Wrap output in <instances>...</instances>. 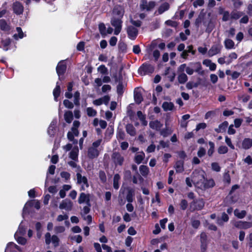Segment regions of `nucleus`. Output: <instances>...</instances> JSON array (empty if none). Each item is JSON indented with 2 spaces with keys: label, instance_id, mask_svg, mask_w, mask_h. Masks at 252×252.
Listing matches in <instances>:
<instances>
[{
  "label": "nucleus",
  "instance_id": "13",
  "mask_svg": "<svg viewBox=\"0 0 252 252\" xmlns=\"http://www.w3.org/2000/svg\"><path fill=\"white\" fill-rule=\"evenodd\" d=\"M112 158L116 165H122L124 161V157L119 152H114L112 155Z\"/></svg>",
  "mask_w": 252,
  "mask_h": 252
},
{
  "label": "nucleus",
  "instance_id": "52",
  "mask_svg": "<svg viewBox=\"0 0 252 252\" xmlns=\"http://www.w3.org/2000/svg\"><path fill=\"white\" fill-rule=\"evenodd\" d=\"M87 113L89 117H94L96 114V111L92 107H88L87 108Z\"/></svg>",
  "mask_w": 252,
  "mask_h": 252
},
{
  "label": "nucleus",
  "instance_id": "46",
  "mask_svg": "<svg viewBox=\"0 0 252 252\" xmlns=\"http://www.w3.org/2000/svg\"><path fill=\"white\" fill-rule=\"evenodd\" d=\"M200 84L199 82H193L192 81H189L186 84V87L188 90H191L193 88L197 87Z\"/></svg>",
  "mask_w": 252,
  "mask_h": 252
},
{
  "label": "nucleus",
  "instance_id": "48",
  "mask_svg": "<svg viewBox=\"0 0 252 252\" xmlns=\"http://www.w3.org/2000/svg\"><path fill=\"white\" fill-rule=\"evenodd\" d=\"M98 30L102 36L106 35V27L104 23H101L98 25Z\"/></svg>",
  "mask_w": 252,
  "mask_h": 252
},
{
  "label": "nucleus",
  "instance_id": "54",
  "mask_svg": "<svg viewBox=\"0 0 252 252\" xmlns=\"http://www.w3.org/2000/svg\"><path fill=\"white\" fill-rule=\"evenodd\" d=\"M223 182L224 183L229 184L231 182V178L228 172L224 174L223 176Z\"/></svg>",
  "mask_w": 252,
  "mask_h": 252
},
{
  "label": "nucleus",
  "instance_id": "10",
  "mask_svg": "<svg viewBox=\"0 0 252 252\" xmlns=\"http://www.w3.org/2000/svg\"><path fill=\"white\" fill-rule=\"evenodd\" d=\"M66 68L67 66L64 61H61L58 63L56 66V72L59 77L65 73Z\"/></svg>",
  "mask_w": 252,
  "mask_h": 252
},
{
  "label": "nucleus",
  "instance_id": "33",
  "mask_svg": "<svg viewBox=\"0 0 252 252\" xmlns=\"http://www.w3.org/2000/svg\"><path fill=\"white\" fill-rule=\"evenodd\" d=\"M224 46L227 49H231L234 48V42L230 39H226L224 41Z\"/></svg>",
  "mask_w": 252,
  "mask_h": 252
},
{
  "label": "nucleus",
  "instance_id": "22",
  "mask_svg": "<svg viewBox=\"0 0 252 252\" xmlns=\"http://www.w3.org/2000/svg\"><path fill=\"white\" fill-rule=\"evenodd\" d=\"M228 126V122L224 121L219 126V127L215 128V131L217 133L224 132L225 131Z\"/></svg>",
  "mask_w": 252,
  "mask_h": 252
},
{
  "label": "nucleus",
  "instance_id": "40",
  "mask_svg": "<svg viewBox=\"0 0 252 252\" xmlns=\"http://www.w3.org/2000/svg\"><path fill=\"white\" fill-rule=\"evenodd\" d=\"M229 220V217L228 215H227L225 212L222 213L221 219H218L217 223L219 225H222L223 223L222 222H227Z\"/></svg>",
  "mask_w": 252,
  "mask_h": 252
},
{
  "label": "nucleus",
  "instance_id": "43",
  "mask_svg": "<svg viewBox=\"0 0 252 252\" xmlns=\"http://www.w3.org/2000/svg\"><path fill=\"white\" fill-rule=\"evenodd\" d=\"M117 93L119 96H121L124 93V87L123 82H119L117 86Z\"/></svg>",
  "mask_w": 252,
  "mask_h": 252
},
{
  "label": "nucleus",
  "instance_id": "50",
  "mask_svg": "<svg viewBox=\"0 0 252 252\" xmlns=\"http://www.w3.org/2000/svg\"><path fill=\"white\" fill-rule=\"evenodd\" d=\"M78 149L76 151L74 150H72L69 153V158L72 160H76L78 158Z\"/></svg>",
  "mask_w": 252,
  "mask_h": 252
},
{
  "label": "nucleus",
  "instance_id": "59",
  "mask_svg": "<svg viewBox=\"0 0 252 252\" xmlns=\"http://www.w3.org/2000/svg\"><path fill=\"white\" fill-rule=\"evenodd\" d=\"M1 43L4 48H6L5 50H8V47L10 45L11 43V40L9 38H6L4 40L1 41Z\"/></svg>",
  "mask_w": 252,
  "mask_h": 252
},
{
  "label": "nucleus",
  "instance_id": "20",
  "mask_svg": "<svg viewBox=\"0 0 252 252\" xmlns=\"http://www.w3.org/2000/svg\"><path fill=\"white\" fill-rule=\"evenodd\" d=\"M56 122L52 121L48 128V133L51 137H54L56 134Z\"/></svg>",
  "mask_w": 252,
  "mask_h": 252
},
{
  "label": "nucleus",
  "instance_id": "18",
  "mask_svg": "<svg viewBox=\"0 0 252 252\" xmlns=\"http://www.w3.org/2000/svg\"><path fill=\"white\" fill-rule=\"evenodd\" d=\"M76 176L77 179V183L78 184L83 183V184L87 188H88L89 187L88 179L86 176H82L80 173H77L76 174Z\"/></svg>",
  "mask_w": 252,
  "mask_h": 252
},
{
  "label": "nucleus",
  "instance_id": "64",
  "mask_svg": "<svg viewBox=\"0 0 252 252\" xmlns=\"http://www.w3.org/2000/svg\"><path fill=\"white\" fill-rule=\"evenodd\" d=\"M207 127V125L205 123H201L196 125L195 130L198 131L201 129H205Z\"/></svg>",
  "mask_w": 252,
  "mask_h": 252
},
{
  "label": "nucleus",
  "instance_id": "63",
  "mask_svg": "<svg viewBox=\"0 0 252 252\" xmlns=\"http://www.w3.org/2000/svg\"><path fill=\"white\" fill-rule=\"evenodd\" d=\"M61 176L62 178L65 179L66 180H68L70 178V173L66 171H62L61 173Z\"/></svg>",
  "mask_w": 252,
  "mask_h": 252
},
{
  "label": "nucleus",
  "instance_id": "32",
  "mask_svg": "<svg viewBox=\"0 0 252 252\" xmlns=\"http://www.w3.org/2000/svg\"><path fill=\"white\" fill-rule=\"evenodd\" d=\"M121 179L120 175L118 173L115 174L113 178V187L115 189H118L119 187V181Z\"/></svg>",
  "mask_w": 252,
  "mask_h": 252
},
{
  "label": "nucleus",
  "instance_id": "28",
  "mask_svg": "<svg viewBox=\"0 0 252 252\" xmlns=\"http://www.w3.org/2000/svg\"><path fill=\"white\" fill-rule=\"evenodd\" d=\"M53 94L55 100L57 101V99L60 96L61 94V87L58 82L57 83L56 86L53 90Z\"/></svg>",
  "mask_w": 252,
  "mask_h": 252
},
{
  "label": "nucleus",
  "instance_id": "17",
  "mask_svg": "<svg viewBox=\"0 0 252 252\" xmlns=\"http://www.w3.org/2000/svg\"><path fill=\"white\" fill-rule=\"evenodd\" d=\"M78 202L79 204H82L85 202L90 206V195L89 194H86L84 192H81L80 194L79 197L78 199Z\"/></svg>",
  "mask_w": 252,
  "mask_h": 252
},
{
  "label": "nucleus",
  "instance_id": "8",
  "mask_svg": "<svg viewBox=\"0 0 252 252\" xmlns=\"http://www.w3.org/2000/svg\"><path fill=\"white\" fill-rule=\"evenodd\" d=\"M221 48L222 46L220 43L213 45L208 51V56L211 57L220 53Z\"/></svg>",
  "mask_w": 252,
  "mask_h": 252
},
{
  "label": "nucleus",
  "instance_id": "9",
  "mask_svg": "<svg viewBox=\"0 0 252 252\" xmlns=\"http://www.w3.org/2000/svg\"><path fill=\"white\" fill-rule=\"evenodd\" d=\"M156 6V2L154 1H150L147 4L146 0H142L140 6L141 10H146L147 11H151Z\"/></svg>",
  "mask_w": 252,
  "mask_h": 252
},
{
  "label": "nucleus",
  "instance_id": "47",
  "mask_svg": "<svg viewBox=\"0 0 252 252\" xmlns=\"http://www.w3.org/2000/svg\"><path fill=\"white\" fill-rule=\"evenodd\" d=\"M208 144L210 146V148L208 150L207 154L209 157H211L213 155V153H214L215 144L214 143V142L212 141H209Z\"/></svg>",
  "mask_w": 252,
  "mask_h": 252
},
{
  "label": "nucleus",
  "instance_id": "34",
  "mask_svg": "<svg viewBox=\"0 0 252 252\" xmlns=\"http://www.w3.org/2000/svg\"><path fill=\"white\" fill-rule=\"evenodd\" d=\"M234 215L238 219H243L247 215V212L245 210H242L239 212L238 209H236L234 211Z\"/></svg>",
  "mask_w": 252,
  "mask_h": 252
},
{
  "label": "nucleus",
  "instance_id": "57",
  "mask_svg": "<svg viewBox=\"0 0 252 252\" xmlns=\"http://www.w3.org/2000/svg\"><path fill=\"white\" fill-rule=\"evenodd\" d=\"M204 15L199 14L198 17L196 19L195 21V25L197 28H198L200 26V24L204 19Z\"/></svg>",
  "mask_w": 252,
  "mask_h": 252
},
{
  "label": "nucleus",
  "instance_id": "1",
  "mask_svg": "<svg viewBox=\"0 0 252 252\" xmlns=\"http://www.w3.org/2000/svg\"><path fill=\"white\" fill-rule=\"evenodd\" d=\"M155 68L153 65L148 63H143L138 68V73L141 75L150 74L154 72Z\"/></svg>",
  "mask_w": 252,
  "mask_h": 252
},
{
  "label": "nucleus",
  "instance_id": "25",
  "mask_svg": "<svg viewBox=\"0 0 252 252\" xmlns=\"http://www.w3.org/2000/svg\"><path fill=\"white\" fill-rule=\"evenodd\" d=\"M123 69V66H121L119 71V74L117 75V73H115L113 75V78L114 79L115 82L116 83L121 82L123 81V76L122 74V72Z\"/></svg>",
  "mask_w": 252,
  "mask_h": 252
},
{
  "label": "nucleus",
  "instance_id": "36",
  "mask_svg": "<svg viewBox=\"0 0 252 252\" xmlns=\"http://www.w3.org/2000/svg\"><path fill=\"white\" fill-rule=\"evenodd\" d=\"M173 132V130L171 128L169 127H165L161 129L160 131V134L161 135L163 136L164 137H167L168 135H171Z\"/></svg>",
  "mask_w": 252,
  "mask_h": 252
},
{
  "label": "nucleus",
  "instance_id": "49",
  "mask_svg": "<svg viewBox=\"0 0 252 252\" xmlns=\"http://www.w3.org/2000/svg\"><path fill=\"white\" fill-rule=\"evenodd\" d=\"M179 205L180 209L183 211H185L188 207V202L187 200L183 199L181 200Z\"/></svg>",
  "mask_w": 252,
  "mask_h": 252
},
{
  "label": "nucleus",
  "instance_id": "31",
  "mask_svg": "<svg viewBox=\"0 0 252 252\" xmlns=\"http://www.w3.org/2000/svg\"><path fill=\"white\" fill-rule=\"evenodd\" d=\"M243 14L244 13L243 12L233 10L231 12L230 18L232 20H236L239 19Z\"/></svg>",
  "mask_w": 252,
  "mask_h": 252
},
{
  "label": "nucleus",
  "instance_id": "37",
  "mask_svg": "<svg viewBox=\"0 0 252 252\" xmlns=\"http://www.w3.org/2000/svg\"><path fill=\"white\" fill-rule=\"evenodd\" d=\"M188 79L187 75L184 72L179 74L178 76V80L180 84H185Z\"/></svg>",
  "mask_w": 252,
  "mask_h": 252
},
{
  "label": "nucleus",
  "instance_id": "27",
  "mask_svg": "<svg viewBox=\"0 0 252 252\" xmlns=\"http://www.w3.org/2000/svg\"><path fill=\"white\" fill-rule=\"evenodd\" d=\"M134 99L135 103L137 104H140L143 100L141 93L139 92H134Z\"/></svg>",
  "mask_w": 252,
  "mask_h": 252
},
{
  "label": "nucleus",
  "instance_id": "7",
  "mask_svg": "<svg viewBox=\"0 0 252 252\" xmlns=\"http://www.w3.org/2000/svg\"><path fill=\"white\" fill-rule=\"evenodd\" d=\"M128 37L132 40H135L138 34V30L132 26H129L126 28Z\"/></svg>",
  "mask_w": 252,
  "mask_h": 252
},
{
  "label": "nucleus",
  "instance_id": "6",
  "mask_svg": "<svg viewBox=\"0 0 252 252\" xmlns=\"http://www.w3.org/2000/svg\"><path fill=\"white\" fill-rule=\"evenodd\" d=\"M200 177V180H202V179L204 180V182L202 183L201 185V187H202L204 189H205L213 188L215 186V181L213 179H206L204 174L201 175Z\"/></svg>",
  "mask_w": 252,
  "mask_h": 252
},
{
  "label": "nucleus",
  "instance_id": "56",
  "mask_svg": "<svg viewBox=\"0 0 252 252\" xmlns=\"http://www.w3.org/2000/svg\"><path fill=\"white\" fill-rule=\"evenodd\" d=\"M63 104L66 108L68 109H72L74 107L73 103L67 99L63 101Z\"/></svg>",
  "mask_w": 252,
  "mask_h": 252
},
{
  "label": "nucleus",
  "instance_id": "61",
  "mask_svg": "<svg viewBox=\"0 0 252 252\" xmlns=\"http://www.w3.org/2000/svg\"><path fill=\"white\" fill-rule=\"evenodd\" d=\"M17 243L20 245H24L27 243V239L22 236H19L16 239Z\"/></svg>",
  "mask_w": 252,
  "mask_h": 252
},
{
  "label": "nucleus",
  "instance_id": "19",
  "mask_svg": "<svg viewBox=\"0 0 252 252\" xmlns=\"http://www.w3.org/2000/svg\"><path fill=\"white\" fill-rule=\"evenodd\" d=\"M184 161L179 160H177L174 165V168L177 173H182L184 170Z\"/></svg>",
  "mask_w": 252,
  "mask_h": 252
},
{
  "label": "nucleus",
  "instance_id": "38",
  "mask_svg": "<svg viewBox=\"0 0 252 252\" xmlns=\"http://www.w3.org/2000/svg\"><path fill=\"white\" fill-rule=\"evenodd\" d=\"M145 158V154L141 152L140 154L136 155L134 158V161L138 164H140Z\"/></svg>",
  "mask_w": 252,
  "mask_h": 252
},
{
  "label": "nucleus",
  "instance_id": "23",
  "mask_svg": "<svg viewBox=\"0 0 252 252\" xmlns=\"http://www.w3.org/2000/svg\"><path fill=\"white\" fill-rule=\"evenodd\" d=\"M242 147L245 150H248L252 147V139L249 138H245L242 143Z\"/></svg>",
  "mask_w": 252,
  "mask_h": 252
},
{
  "label": "nucleus",
  "instance_id": "15",
  "mask_svg": "<svg viewBox=\"0 0 252 252\" xmlns=\"http://www.w3.org/2000/svg\"><path fill=\"white\" fill-rule=\"evenodd\" d=\"M73 206L72 202L70 200H63L60 204L59 208L61 209H65L67 211H70Z\"/></svg>",
  "mask_w": 252,
  "mask_h": 252
},
{
  "label": "nucleus",
  "instance_id": "3",
  "mask_svg": "<svg viewBox=\"0 0 252 252\" xmlns=\"http://www.w3.org/2000/svg\"><path fill=\"white\" fill-rule=\"evenodd\" d=\"M205 205V201L202 198L194 199L190 203V208L191 212L195 210L200 211L203 209Z\"/></svg>",
  "mask_w": 252,
  "mask_h": 252
},
{
  "label": "nucleus",
  "instance_id": "29",
  "mask_svg": "<svg viewBox=\"0 0 252 252\" xmlns=\"http://www.w3.org/2000/svg\"><path fill=\"white\" fill-rule=\"evenodd\" d=\"M170 8L169 4L167 2H165L163 3H162L160 6L158 7V12L159 14H161L165 11L168 10Z\"/></svg>",
  "mask_w": 252,
  "mask_h": 252
},
{
  "label": "nucleus",
  "instance_id": "30",
  "mask_svg": "<svg viewBox=\"0 0 252 252\" xmlns=\"http://www.w3.org/2000/svg\"><path fill=\"white\" fill-rule=\"evenodd\" d=\"M64 118L65 122L67 123H68V124L71 123L73 119V116L72 112L70 111H67L65 112L64 114Z\"/></svg>",
  "mask_w": 252,
  "mask_h": 252
},
{
  "label": "nucleus",
  "instance_id": "11",
  "mask_svg": "<svg viewBox=\"0 0 252 252\" xmlns=\"http://www.w3.org/2000/svg\"><path fill=\"white\" fill-rule=\"evenodd\" d=\"M24 6L19 1H16L13 2L12 4V9L13 12L16 15H19L22 14L24 11Z\"/></svg>",
  "mask_w": 252,
  "mask_h": 252
},
{
  "label": "nucleus",
  "instance_id": "44",
  "mask_svg": "<svg viewBox=\"0 0 252 252\" xmlns=\"http://www.w3.org/2000/svg\"><path fill=\"white\" fill-rule=\"evenodd\" d=\"M125 133L122 129H119L117 132V138L118 140H123L125 138Z\"/></svg>",
  "mask_w": 252,
  "mask_h": 252
},
{
  "label": "nucleus",
  "instance_id": "14",
  "mask_svg": "<svg viewBox=\"0 0 252 252\" xmlns=\"http://www.w3.org/2000/svg\"><path fill=\"white\" fill-rule=\"evenodd\" d=\"M99 155V151L97 149L94 148V147H89L88 150V157L90 159H94L98 157Z\"/></svg>",
  "mask_w": 252,
  "mask_h": 252
},
{
  "label": "nucleus",
  "instance_id": "39",
  "mask_svg": "<svg viewBox=\"0 0 252 252\" xmlns=\"http://www.w3.org/2000/svg\"><path fill=\"white\" fill-rule=\"evenodd\" d=\"M139 171L143 176H146L149 173V169L147 166L141 165L139 167Z\"/></svg>",
  "mask_w": 252,
  "mask_h": 252
},
{
  "label": "nucleus",
  "instance_id": "51",
  "mask_svg": "<svg viewBox=\"0 0 252 252\" xmlns=\"http://www.w3.org/2000/svg\"><path fill=\"white\" fill-rule=\"evenodd\" d=\"M0 28L2 31L8 30V26L5 20L2 19L0 22Z\"/></svg>",
  "mask_w": 252,
  "mask_h": 252
},
{
  "label": "nucleus",
  "instance_id": "55",
  "mask_svg": "<svg viewBox=\"0 0 252 252\" xmlns=\"http://www.w3.org/2000/svg\"><path fill=\"white\" fill-rule=\"evenodd\" d=\"M212 169L216 172H220L221 169L219 164L218 162H214L211 163Z\"/></svg>",
  "mask_w": 252,
  "mask_h": 252
},
{
  "label": "nucleus",
  "instance_id": "60",
  "mask_svg": "<svg viewBox=\"0 0 252 252\" xmlns=\"http://www.w3.org/2000/svg\"><path fill=\"white\" fill-rule=\"evenodd\" d=\"M200 243H208L207 235L204 232L200 234Z\"/></svg>",
  "mask_w": 252,
  "mask_h": 252
},
{
  "label": "nucleus",
  "instance_id": "35",
  "mask_svg": "<svg viewBox=\"0 0 252 252\" xmlns=\"http://www.w3.org/2000/svg\"><path fill=\"white\" fill-rule=\"evenodd\" d=\"M134 195V191L133 189H130L128 190L126 196V199L127 201L129 203H131L133 200V196Z\"/></svg>",
  "mask_w": 252,
  "mask_h": 252
},
{
  "label": "nucleus",
  "instance_id": "58",
  "mask_svg": "<svg viewBox=\"0 0 252 252\" xmlns=\"http://www.w3.org/2000/svg\"><path fill=\"white\" fill-rule=\"evenodd\" d=\"M119 49L123 53H126L127 51V45L124 42L119 44Z\"/></svg>",
  "mask_w": 252,
  "mask_h": 252
},
{
  "label": "nucleus",
  "instance_id": "24",
  "mask_svg": "<svg viewBox=\"0 0 252 252\" xmlns=\"http://www.w3.org/2000/svg\"><path fill=\"white\" fill-rule=\"evenodd\" d=\"M162 125L158 120L151 121L149 123L150 127L152 129H155L157 130H159Z\"/></svg>",
  "mask_w": 252,
  "mask_h": 252
},
{
  "label": "nucleus",
  "instance_id": "53",
  "mask_svg": "<svg viewBox=\"0 0 252 252\" xmlns=\"http://www.w3.org/2000/svg\"><path fill=\"white\" fill-rule=\"evenodd\" d=\"M228 149L226 146H220L218 149V152L219 154H224L228 152Z\"/></svg>",
  "mask_w": 252,
  "mask_h": 252
},
{
  "label": "nucleus",
  "instance_id": "2",
  "mask_svg": "<svg viewBox=\"0 0 252 252\" xmlns=\"http://www.w3.org/2000/svg\"><path fill=\"white\" fill-rule=\"evenodd\" d=\"M111 25L114 27V34L118 35L121 32L123 21L122 18L112 17L110 20Z\"/></svg>",
  "mask_w": 252,
  "mask_h": 252
},
{
  "label": "nucleus",
  "instance_id": "16",
  "mask_svg": "<svg viewBox=\"0 0 252 252\" xmlns=\"http://www.w3.org/2000/svg\"><path fill=\"white\" fill-rule=\"evenodd\" d=\"M189 65L194 68V71L197 72L198 74L203 75L204 73V71L202 70V67L200 62L190 63Z\"/></svg>",
  "mask_w": 252,
  "mask_h": 252
},
{
  "label": "nucleus",
  "instance_id": "12",
  "mask_svg": "<svg viewBox=\"0 0 252 252\" xmlns=\"http://www.w3.org/2000/svg\"><path fill=\"white\" fill-rule=\"evenodd\" d=\"M234 226L239 229H247L252 227V221L239 220L235 222Z\"/></svg>",
  "mask_w": 252,
  "mask_h": 252
},
{
  "label": "nucleus",
  "instance_id": "5",
  "mask_svg": "<svg viewBox=\"0 0 252 252\" xmlns=\"http://www.w3.org/2000/svg\"><path fill=\"white\" fill-rule=\"evenodd\" d=\"M125 14L124 8L120 5L115 6L112 10V17L123 19Z\"/></svg>",
  "mask_w": 252,
  "mask_h": 252
},
{
  "label": "nucleus",
  "instance_id": "62",
  "mask_svg": "<svg viewBox=\"0 0 252 252\" xmlns=\"http://www.w3.org/2000/svg\"><path fill=\"white\" fill-rule=\"evenodd\" d=\"M206 154V150L203 147H200L197 152V156L199 158H202Z\"/></svg>",
  "mask_w": 252,
  "mask_h": 252
},
{
  "label": "nucleus",
  "instance_id": "45",
  "mask_svg": "<svg viewBox=\"0 0 252 252\" xmlns=\"http://www.w3.org/2000/svg\"><path fill=\"white\" fill-rule=\"evenodd\" d=\"M99 178L101 182L105 184L107 181V177L105 172L103 170H100L98 173Z\"/></svg>",
  "mask_w": 252,
  "mask_h": 252
},
{
  "label": "nucleus",
  "instance_id": "4",
  "mask_svg": "<svg viewBox=\"0 0 252 252\" xmlns=\"http://www.w3.org/2000/svg\"><path fill=\"white\" fill-rule=\"evenodd\" d=\"M45 242L46 245H49L52 242L54 246L57 247L59 246L60 239L56 235L51 237L49 232H47L45 235Z\"/></svg>",
  "mask_w": 252,
  "mask_h": 252
},
{
  "label": "nucleus",
  "instance_id": "26",
  "mask_svg": "<svg viewBox=\"0 0 252 252\" xmlns=\"http://www.w3.org/2000/svg\"><path fill=\"white\" fill-rule=\"evenodd\" d=\"M162 107L165 111H171L173 109L174 105L171 102L165 101L162 103Z\"/></svg>",
  "mask_w": 252,
  "mask_h": 252
},
{
  "label": "nucleus",
  "instance_id": "42",
  "mask_svg": "<svg viewBox=\"0 0 252 252\" xmlns=\"http://www.w3.org/2000/svg\"><path fill=\"white\" fill-rule=\"evenodd\" d=\"M219 13L220 14H223V16L222 18V21L226 22L229 20L230 15L228 11H223V9L221 8V11H220Z\"/></svg>",
  "mask_w": 252,
  "mask_h": 252
},
{
  "label": "nucleus",
  "instance_id": "41",
  "mask_svg": "<svg viewBox=\"0 0 252 252\" xmlns=\"http://www.w3.org/2000/svg\"><path fill=\"white\" fill-rule=\"evenodd\" d=\"M80 93L79 91H76L74 94V103L77 106L80 105Z\"/></svg>",
  "mask_w": 252,
  "mask_h": 252
},
{
  "label": "nucleus",
  "instance_id": "21",
  "mask_svg": "<svg viewBox=\"0 0 252 252\" xmlns=\"http://www.w3.org/2000/svg\"><path fill=\"white\" fill-rule=\"evenodd\" d=\"M126 132L131 136L136 135V129L131 124H128L126 125Z\"/></svg>",
  "mask_w": 252,
  "mask_h": 252
}]
</instances>
